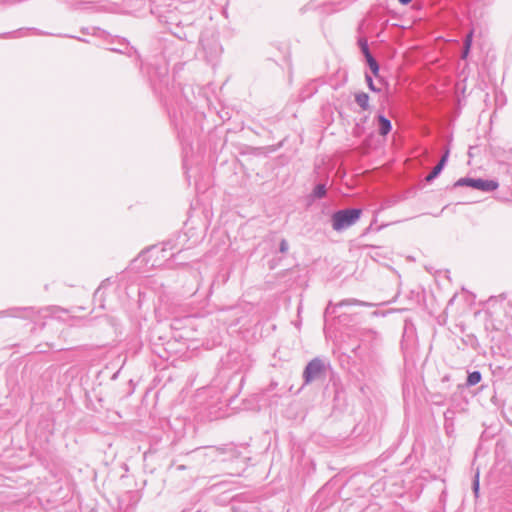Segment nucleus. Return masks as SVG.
Instances as JSON below:
<instances>
[{
    "label": "nucleus",
    "mask_w": 512,
    "mask_h": 512,
    "mask_svg": "<svg viewBox=\"0 0 512 512\" xmlns=\"http://www.w3.org/2000/svg\"><path fill=\"white\" fill-rule=\"evenodd\" d=\"M361 210L347 209L336 212L332 216V226L336 231H341L353 225L360 217Z\"/></svg>",
    "instance_id": "1"
},
{
    "label": "nucleus",
    "mask_w": 512,
    "mask_h": 512,
    "mask_svg": "<svg viewBox=\"0 0 512 512\" xmlns=\"http://www.w3.org/2000/svg\"><path fill=\"white\" fill-rule=\"evenodd\" d=\"M324 365L318 360L314 359L308 363L304 371V379L306 383H310L311 381L317 379L323 374Z\"/></svg>",
    "instance_id": "2"
},
{
    "label": "nucleus",
    "mask_w": 512,
    "mask_h": 512,
    "mask_svg": "<svg viewBox=\"0 0 512 512\" xmlns=\"http://www.w3.org/2000/svg\"><path fill=\"white\" fill-rule=\"evenodd\" d=\"M473 184V188L481 191H494L499 187V183L494 180L475 179Z\"/></svg>",
    "instance_id": "3"
},
{
    "label": "nucleus",
    "mask_w": 512,
    "mask_h": 512,
    "mask_svg": "<svg viewBox=\"0 0 512 512\" xmlns=\"http://www.w3.org/2000/svg\"><path fill=\"white\" fill-rule=\"evenodd\" d=\"M379 133L383 136L387 135L391 130V123L384 116L378 117Z\"/></svg>",
    "instance_id": "4"
},
{
    "label": "nucleus",
    "mask_w": 512,
    "mask_h": 512,
    "mask_svg": "<svg viewBox=\"0 0 512 512\" xmlns=\"http://www.w3.org/2000/svg\"><path fill=\"white\" fill-rule=\"evenodd\" d=\"M355 100L357 104L364 110H366L369 106V96L366 93H358L355 96Z\"/></svg>",
    "instance_id": "5"
},
{
    "label": "nucleus",
    "mask_w": 512,
    "mask_h": 512,
    "mask_svg": "<svg viewBox=\"0 0 512 512\" xmlns=\"http://www.w3.org/2000/svg\"><path fill=\"white\" fill-rule=\"evenodd\" d=\"M367 62H368V65L371 69V71L374 73V75H377L378 74V71H379V66L376 62V60L371 56L370 53H367Z\"/></svg>",
    "instance_id": "6"
},
{
    "label": "nucleus",
    "mask_w": 512,
    "mask_h": 512,
    "mask_svg": "<svg viewBox=\"0 0 512 512\" xmlns=\"http://www.w3.org/2000/svg\"><path fill=\"white\" fill-rule=\"evenodd\" d=\"M481 381V374L477 371L469 374L467 382L469 385H476Z\"/></svg>",
    "instance_id": "7"
},
{
    "label": "nucleus",
    "mask_w": 512,
    "mask_h": 512,
    "mask_svg": "<svg viewBox=\"0 0 512 512\" xmlns=\"http://www.w3.org/2000/svg\"><path fill=\"white\" fill-rule=\"evenodd\" d=\"M471 43H472V32H470L467 37H466V40H465V49H464V52H463V55L462 57L463 58H466L468 53H469V50H470V47H471Z\"/></svg>",
    "instance_id": "8"
},
{
    "label": "nucleus",
    "mask_w": 512,
    "mask_h": 512,
    "mask_svg": "<svg viewBox=\"0 0 512 512\" xmlns=\"http://www.w3.org/2000/svg\"><path fill=\"white\" fill-rule=\"evenodd\" d=\"M313 194L317 198H321V197L325 196V194H326L325 186L322 184L317 185L313 191Z\"/></svg>",
    "instance_id": "9"
},
{
    "label": "nucleus",
    "mask_w": 512,
    "mask_h": 512,
    "mask_svg": "<svg viewBox=\"0 0 512 512\" xmlns=\"http://www.w3.org/2000/svg\"><path fill=\"white\" fill-rule=\"evenodd\" d=\"M442 168V164H437L433 168L432 172L426 177V180L431 181L432 179H434L441 172Z\"/></svg>",
    "instance_id": "10"
},
{
    "label": "nucleus",
    "mask_w": 512,
    "mask_h": 512,
    "mask_svg": "<svg viewBox=\"0 0 512 512\" xmlns=\"http://www.w3.org/2000/svg\"><path fill=\"white\" fill-rule=\"evenodd\" d=\"M475 179H472V178H461L459 179L457 182H456V185L457 186H469V187H472L474 186L473 184V181Z\"/></svg>",
    "instance_id": "11"
},
{
    "label": "nucleus",
    "mask_w": 512,
    "mask_h": 512,
    "mask_svg": "<svg viewBox=\"0 0 512 512\" xmlns=\"http://www.w3.org/2000/svg\"><path fill=\"white\" fill-rule=\"evenodd\" d=\"M473 486H474L475 495L478 496V493H479V472H477L476 475H475Z\"/></svg>",
    "instance_id": "12"
},
{
    "label": "nucleus",
    "mask_w": 512,
    "mask_h": 512,
    "mask_svg": "<svg viewBox=\"0 0 512 512\" xmlns=\"http://www.w3.org/2000/svg\"><path fill=\"white\" fill-rule=\"evenodd\" d=\"M361 47H362V51L363 53L365 54V56L367 57V53H370L369 50H368V46H367V43L366 42H361Z\"/></svg>",
    "instance_id": "13"
},
{
    "label": "nucleus",
    "mask_w": 512,
    "mask_h": 512,
    "mask_svg": "<svg viewBox=\"0 0 512 512\" xmlns=\"http://www.w3.org/2000/svg\"><path fill=\"white\" fill-rule=\"evenodd\" d=\"M366 79H367V83H368L369 88L371 90H375L372 78L370 76H366Z\"/></svg>",
    "instance_id": "14"
},
{
    "label": "nucleus",
    "mask_w": 512,
    "mask_h": 512,
    "mask_svg": "<svg viewBox=\"0 0 512 512\" xmlns=\"http://www.w3.org/2000/svg\"><path fill=\"white\" fill-rule=\"evenodd\" d=\"M287 249H288V244L285 240H283L280 245V251L285 252V251H287Z\"/></svg>",
    "instance_id": "15"
},
{
    "label": "nucleus",
    "mask_w": 512,
    "mask_h": 512,
    "mask_svg": "<svg viewBox=\"0 0 512 512\" xmlns=\"http://www.w3.org/2000/svg\"><path fill=\"white\" fill-rule=\"evenodd\" d=\"M447 157H448V151L444 154V156L442 157V159L440 160V162L438 164H442V167H443L447 160Z\"/></svg>",
    "instance_id": "16"
},
{
    "label": "nucleus",
    "mask_w": 512,
    "mask_h": 512,
    "mask_svg": "<svg viewBox=\"0 0 512 512\" xmlns=\"http://www.w3.org/2000/svg\"><path fill=\"white\" fill-rule=\"evenodd\" d=\"M412 0H399V2L403 5H406L408 3H410Z\"/></svg>",
    "instance_id": "17"
}]
</instances>
